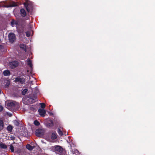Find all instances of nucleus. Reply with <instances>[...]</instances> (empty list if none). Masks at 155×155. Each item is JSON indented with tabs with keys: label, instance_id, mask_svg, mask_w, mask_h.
<instances>
[{
	"label": "nucleus",
	"instance_id": "obj_33",
	"mask_svg": "<svg viewBox=\"0 0 155 155\" xmlns=\"http://www.w3.org/2000/svg\"><path fill=\"white\" fill-rule=\"evenodd\" d=\"M11 138L12 139V140H14L15 138V137L14 136H12L11 137Z\"/></svg>",
	"mask_w": 155,
	"mask_h": 155
},
{
	"label": "nucleus",
	"instance_id": "obj_8",
	"mask_svg": "<svg viewBox=\"0 0 155 155\" xmlns=\"http://www.w3.org/2000/svg\"><path fill=\"white\" fill-rule=\"evenodd\" d=\"M54 150L55 151L61 153L62 152L63 149L61 146H58L55 147Z\"/></svg>",
	"mask_w": 155,
	"mask_h": 155
},
{
	"label": "nucleus",
	"instance_id": "obj_32",
	"mask_svg": "<svg viewBox=\"0 0 155 155\" xmlns=\"http://www.w3.org/2000/svg\"><path fill=\"white\" fill-rule=\"evenodd\" d=\"M30 109L32 110H33V111H34L35 110V109L34 107H30Z\"/></svg>",
	"mask_w": 155,
	"mask_h": 155
},
{
	"label": "nucleus",
	"instance_id": "obj_11",
	"mask_svg": "<svg viewBox=\"0 0 155 155\" xmlns=\"http://www.w3.org/2000/svg\"><path fill=\"white\" fill-rule=\"evenodd\" d=\"M20 13L21 16L23 17H25L26 14L25 10L24 8H21L20 10Z\"/></svg>",
	"mask_w": 155,
	"mask_h": 155
},
{
	"label": "nucleus",
	"instance_id": "obj_20",
	"mask_svg": "<svg viewBox=\"0 0 155 155\" xmlns=\"http://www.w3.org/2000/svg\"><path fill=\"white\" fill-rule=\"evenodd\" d=\"M28 91V90L27 89H25L22 91V92H21L22 94L23 95H25L26 94V93Z\"/></svg>",
	"mask_w": 155,
	"mask_h": 155
},
{
	"label": "nucleus",
	"instance_id": "obj_14",
	"mask_svg": "<svg viewBox=\"0 0 155 155\" xmlns=\"http://www.w3.org/2000/svg\"><path fill=\"white\" fill-rule=\"evenodd\" d=\"M26 148L29 150H31L34 148V147L31 146L29 144H27L26 145Z\"/></svg>",
	"mask_w": 155,
	"mask_h": 155
},
{
	"label": "nucleus",
	"instance_id": "obj_13",
	"mask_svg": "<svg viewBox=\"0 0 155 155\" xmlns=\"http://www.w3.org/2000/svg\"><path fill=\"white\" fill-rule=\"evenodd\" d=\"M20 48L24 50L25 52L26 51V46L24 44H21L20 45Z\"/></svg>",
	"mask_w": 155,
	"mask_h": 155
},
{
	"label": "nucleus",
	"instance_id": "obj_22",
	"mask_svg": "<svg viewBox=\"0 0 155 155\" xmlns=\"http://www.w3.org/2000/svg\"><path fill=\"white\" fill-rule=\"evenodd\" d=\"M58 134L60 136H62V132L61 130L59 128H58Z\"/></svg>",
	"mask_w": 155,
	"mask_h": 155
},
{
	"label": "nucleus",
	"instance_id": "obj_35",
	"mask_svg": "<svg viewBox=\"0 0 155 155\" xmlns=\"http://www.w3.org/2000/svg\"><path fill=\"white\" fill-rule=\"evenodd\" d=\"M1 93V90L0 89V94Z\"/></svg>",
	"mask_w": 155,
	"mask_h": 155
},
{
	"label": "nucleus",
	"instance_id": "obj_19",
	"mask_svg": "<svg viewBox=\"0 0 155 155\" xmlns=\"http://www.w3.org/2000/svg\"><path fill=\"white\" fill-rule=\"evenodd\" d=\"M3 128V121L0 120V130H2Z\"/></svg>",
	"mask_w": 155,
	"mask_h": 155
},
{
	"label": "nucleus",
	"instance_id": "obj_10",
	"mask_svg": "<svg viewBox=\"0 0 155 155\" xmlns=\"http://www.w3.org/2000/svg\"><path fill=\"white\" fill-rule=\"evenodd\" d=\"M7 49L5 47L2 45H0V54H2L3 52L6 51Z\"/></svg>",
	"mask_w": 155,
	"mask_h": 155
},
{
	"label": "nucleus",
	"instance_id": "obj_15",
	"mask_svg": "<svg viewBox=\"0 0 155 155\" xmlns=\"http://www.w3.org/2000/svg\"><path fill=\"white\" fill-rule=\"evenodd\" d=\"M0 148L2 149H5L7 148V145L2 142L0 143Z\"/></svg>",
	"mask_w": 155,
	"mask_h": 155
},
{
	"label": "nucleus",
	"instance_id": "obj_1",
	"mask_svg": "<svg viewBox=\"0 0 155 155\" xmlns=\"http://www.w3.org/2000/svg\"><path fill=\"white\" fill-rule=\"evenodd\" d=\"M8 39L10 42L13 43L15 40V35L13 33H10L8 35Z\"/></svg>",
	"mask_w": 155,
	"mask_h": 155
},
{
	"label": "nucleus",
	"instance_id": "obj_23",
	"mask_svg": "<svg viewBox=\"0 0 155 155\" xmlns=\"http://www.w3.org/2000/svg\"><path fill=\"white\" fill-rule=\"evenodd\" d=\"M40 104L41 105V108L44 109L45 108V104L44 103H40Z\"/></svg>",
	"mask_w": 155,
	"mask_h": 155
},
{
	"label": "nucleus",
	"instance_id": "obj_17",
	"mask_svg": "<svg viewBox=\"0 0 155 155\" xmlns=\"http://www.w3.org/2000/svg\"><path fill=\"white\" fill-rule=\"evenodd\" d=\"M51 139L52 140H55L57 138L56 134L54 133H52L51 136Z\"/></svg>",
	"mask_w": 155,
	"mask_h": 155
},
{
	"label": "nucleus",
	"instance_id": "obj_2",
	"mask_svg": "<svg viewBox=\"0 0 155 155\" xmlns=\"http://www.w3.org/2000/svg\"><path fill=\"white\" fill-rule=\"evenodd\" d=\"M35 135L38 137H41L44 134L43 130L41 129H37L35 131Z\"/></svg>",
	"mask_w": 155,
	"mask_h": 155
},
{
	"label": "nucleus",
	"instance_id": "obj_27",
	"mask_svg": "<svg viewBox=\"0 0 155 155\" xmlns=\"http://www.w3.org/2000/svg\"><path fill=\"white\" fill-rule=\"evenodd\" d=\"M15 24H16V22L14 20H13L11 22V25H12V26H13V25H14Z\"/></svg>",
	"mask_w": 155,
	"mask_h": 155
},
{
	"label": "nucleus",
	"instance_id": "obj_24",
	"mask_svg": "<svg viewBox=\"0 0 155 155\" xmlns=\"http://www.w3.org/2000/svg\"><path fill=\"white\" fill-rule=\"evenodd\" d=\"M9 149L12 152H14V147L12 144L10 145Z\"/></svg>",
	"mask_w": 155,
	"mask_h": 155
},
{
	"label": "nucleus",
	"instance_id": "obj_28",
	"mask_svg": "<svg viewBox=\"0 0 155 155\" xmlns=\"http://www.w3.org/2000/svg\"><path fill=\"white\" fill-rule=\"evenodd\" d=\"M25 33H26V36L27 37H29L30 36V34L29 31H27L25 32Z\"/></svg>",
	"mask_w": 155,
	"mask_h": 155
},
{
	"label": "nucleus",
	"instance_id": "obj_12",
	"mask_svg": "<svg viewBox=\"0 0 155 155\" xmlns=\"http://www.w3.org/2000/svg\"><path fill=\"white\" fill-rule=\"evenodd\" d=\"M3 74L5 76H8L10 75V71L9 70H5L3 72Z\"/></svg>",
	"mask_w": 155,
	"mask_h": 155
},
{
	"label": "nucleus",
	"instance_id": "obj_29",
	"mask_svg": "<svg viewBox=\"0 0 155 155\" xmlns=\"http://www.w3.org/2000/svg\"><path fill=\"white\" fill-rule=\"evenodd\" d=\"M16 4L15 3H14L12 4V5H11L10 6H8L7 7H13L16 6Z\"/></svg>",
	"mask_w": 155,
	"mask_h": 155
},
{
	"label": "nucleus",
	"instance_id": "obj_9",
	"mask_svg": "<svg viewBox=\"0 0 155 155\" xmlns=\"http://www.w3.org/2000/svg\"><path fill=\"white\" fill-rule=\"evenodd\" d=\"M38 112H39L40 115L42 117L44 116L46 113V111L45 110L42 109H38Z\"/></svg>",
	"mask_w": 155,
	"mask_h": 155
},
{
	"label": "nucleus",
	"instance_id": "obj_21",
	"mask_svg": "<svg viewBox=\"0 0 155 155\" xmlns=\"http://www.w3.org/2000/svg\"><path fill=\"white\" fill-rule=\"evenodd\" d=\"M34 124L36 126H38L40 124V123L39 121H38V120H37L34 121Z\"/></svg>",
	"mask_w": 155,
	"mask_h": 155
},
{
	"label": "nucleus",
	"instance_id": "obj_30",
	"mask_svg": "<svg viewBox=\"0 0 155 155\" xmlns=\"http://www.w3.org/2000/svg\"><path fill=\"white\" fill-rule=\"evenodd\" d=\"M49 125L50 127H52L54 125V124L52 120L51 121V123L49 124Z\"/></svg>",
	"mask_w": 155,
	"mask_h": 155
},
{
	"label": "nucleus",
	"instance_id": "obj_18",
	"mask_svg": "<svg viewBox=\"0 0 155 155\" xmlns=\"http://www.w3.org/2000/svg\"><path fill=\"white\" fill-rule=\"evenodd\" d=\"M10 81L8 80H7L5 82V87H8L10 85Z\"/></svg>",
	"mask_w": 155,
	"mask_h": 155
},
{
	"label": "nucleus",
	"instance_id": "obj_26",
	"mask_svg": "<svg viewBox=\"0 0 155 155\" xmlns=\"http://www.w3.org/2000/svg\"><path fill=\"white\" fill-rule=\"evenodd\" d=\"M14 125L16 126H18L19 125V122L17 120H15L14 121Z\"/></svg>",
	"mask_w": 155,
	"mask_h": 155
},
{
	"label": "nucleus",
	"instance_id": "obj_16",
	"mask_svg": "<svg viewBox=\"0 0 155 155\" xmlns=\"http://www.w3.org/2000/svg\"><path fill=\"white\" fill-rule=\"evenodd\" d=\"M27 64L31 68H32V64L31 61L30 59L27 60Z\"/></svg>",
	"mask_w": 155,
	"mask_h": 155
},
{
	"label": "nucleus",
	"instance_id": "obj_7",
	"mask_svg": "<svg viewBox=\"0 0 155 155\" xmlns=\"http://www.w3.org/2000/svg\"><path fill=\"white\" fill-rule=\"evenodd\" d=\"M29 99L32 100L31 102L32 103H33L35 102V100L37 98V95L36 94H31L29 95Z\"/></svg>",
	"mask_w": 155,
	"mask_h": 155
},
{
	"label": "nucleus",
	"instance_id": "obj_31",
	"mask_svg": "<svg viewBox=\"0 0 155 155\" xmlns=\"http://www.w3.org/2000/svg\"><path fill=\"white\" fill-rule=\"evenodd\" d=\"M3 110V107L2 105H0V112L2 111Z\"/></svg>",
	"mask_w": 155,
	"mask_h": 155
},
{
	"label": "nucleus",
	"instance_id": "obj_6",
	"mask_svg": "<svg viewBox=\"0 0 155 155\" xmlns=\"http://www.w3.org/2000/svg\"><path fill=\"white\" fill-rule=\"evenodd\" d=\"M7 106L9 109H11L15 108V102H10L8 103Z\"/></svg>",
	"mask_w": 155,
	"mask_h": 155
},
{
	"label": "nucleus",
	"instance_id": "obj_25",
	"mask_svg": "<svg viewBox=\"0 0 155 155\" xmlns=\"http://www.w3.org/2000/svg\"><path fill=\"white\" fill-rule=\"evenodd\" d=\"M12 127L11 126L9 125L7 127V130H8L10 132L12 131Z\"/></svg>",
	"mask_w": 155,
	"mask_h": 155
},
{
	"label": "nucleus",
	"instance_id": "obj_34",
	"mask_svg": "<svg viewBox=\"0 0 155 155\" xmlns=\"http://www.w3.org/2000/svg\"><path fill=\"white\" fill-rule=\"evenodd\" d=\"M26 20L29 19V17H26Z\"/></svg>",
	"mask_w": 155,
	"mask_h": 155
},
{
	"label": "nucleus",
	"instance_id": "obj_3",
	"mask_svg": "<svg viewBox=\"0 0 155 155\" xmlns=\"http://www.w3.org/2000/svg\"><path fill=\"white\" fill-rule=\"evenodd\" d=\"M18 64V63L16 61H13L9 63V65L12 69L14 68L17 67Z\"/></svg>",
	"mask_w": 155,
	"mask_h": 155
},
{
	"label": "nucleus",
	"instance_id": "obj_36",
	"mask_svg": "<svg viewBox=\"0 0 155 155\" xmlns=\"http://www.w3.org/2000/svg\"><path fill=\"white\" fill-rule=\"evenodd\" d=\"M12 114H11V115H10V116H12Z\"/></svg>",
	"mask_w": 155,
	"mask_h": 155
},
{
	"label": "nucleus",
	"instance_id": "obj_4",
	"mask_svg": "<svg viewBox=\"0 0 155 155\" xmlns=\"http://www.w3.org/2000/svg\"><path fill=\"white\" fill-rule=\"evenodd\" d=\"M25 7V8L28 12H29L30 11V9L32 8L31 5L28 2H26L23 4Z\"/></svg>",
	"mask_w": 155,
	"mask_h": 155
},
{
	"label": "nucleus",
	"instance_id": "obj_5",
	"mask_svg": "<svg viewBox=\"0 0 155 155\" xmlns=\"http://www.w3.org/2000/svg\"><path fill=\"white\" fill-rule=\"evenodd\" d=\"M15 82H19L21 84H22L25 83V79L18 77L15 78Z\"/></svg>",
	"mask_w": 155,
	"mask_h": 155
}]
</instances>
